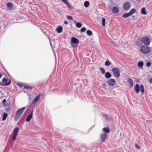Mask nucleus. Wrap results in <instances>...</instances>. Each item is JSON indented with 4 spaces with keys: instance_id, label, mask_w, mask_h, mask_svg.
I'll use <instances>...</instances> for the list:
<instances>
[{
    "instance_id": "obj_40",
    "label": "nucleus",
    "mask_w": 152,
    "mask_h": 152,
    "mask_svg": "<svg viewBox=\"0 0 152 152\" xmlns=\"http://www.w3.org/2000/svg\"><path fill=\"white\" fill-rule=\"evenodd\" d=\"M149 81L151 83H152V78L150 79Z\"/></svg>"
},
{
    "instance_id": "obj_37",
    "label": "nucleus",
    "mask_w": 152,
    "mask_h": 152,
    "mask_svg": "<svg viewBox=\"0 0 152 152\" xmlns=\"http://www.w3.org/2000/svg\"><path fill=\"white\" fill-rule=\"evenodd\" d=\"M104 117L106 120H108V117L107 115H104Z\"/></svg>"
},
{
    "instance_id": "obj_33",
    "label": "nucleus",
    "mask_w": 152,
    "mask_h": 152,
    "mask_svg": "<svg viewBox=\"0 0 152 152\" xmlns=\"http://www.w3.org/2000/svg\"><path fill=\"white\" fill-rule=\"evenodd\" d=\"M86 30V28L85 27H83L80 30V31L81 32H84Z\"/></svg>"
},
{
    "instance_id": "obj_21",
    "label": "nucleus",
    "mask_w": 152,
    "mask_h": 152,
    "mask_svg": "<svg viewBox=\"0 0 152 152\" xmlns=\"http://www.w3.org/2000/svg\"><path fill=\"white\" fill-rule=\"evenodd\" d=\"M84 5L86 7H88L89 5V2L88 1H85L84 3Z\"/></svg>"
},
{
    "instance_id": "obj_22",
    "label": "nucleus",
    "mask_w": 152,
    "mask_h": 152,
    "mask_svg": "<svg viewBox=\"0 0 152 152\" xmlns=\"http://www.w3.org/2000/svg\"><path fill=\"white\" fill-rule=\"evenodd\" d=\"M24 88L26 89H31L32 87L28 85H25L24 86Z\"/></svg>"
},
{
    "instance_id": "obj_23",
    "label": "nucleus",
    "mask_w": 152,
    "mask_h": 152,
    "mask_svg": "<svg viewBox=\"0 0 152 152\" xmlns=\"http://www.w3.org/2000/svg\"><path fill=\"white\" fill-rule=\"evenodd\" d=\"M135 12V10L134 8L132 9L129 12L130 15H132L133 13Z\"/></svg>"
},
{
    "instance_id": "obj_39",
    "label": "nucleus",
    "mask_w": 152,
    "mask_h": 152,
    "mask_svg": "<svg viewBox=\"0 0 152 152\" xmlns=\"http://www.w3.org/2000/svg\"><path fill=\"white\" fill-rule=\"evenodd\" d=\"M64 23L65 24H67L68 23V22L67 20H65L64 21Z\"/></svg>"
},
{
    "instance_id": "obj_28",
    "label": "nucleus",
    "mask_w": 152,
    "mask_h": 152,
    "mask_svg": "<svg viewBox=\"0 0 152 152\" xmlns=\"http://www.w3.org/2000/svg\"><path fill=\"white\" fill-rule=\"evenodd\" d=\"M7 116V114L6 113H4V114L3 116V118L2 120L3 121H4L6 119Z\"/></svg>"
},
{
    "instance_id": "obj_36",
    "label": "nucleus",
    "mask_w": 152,
    "mask_h": 152,
    "mask_svg": "<svg viewBox=\"0 0 152 152\" xmlns=\"http://www.w3.org/2000/svg\"><path fill=\"white\" fill-rule=\"evenodd\" d=\"M151 65V63L150 62H148L146 63V66L148 67H150Z\"/></svg>"
},
{
    "instance_id": "obj_26",
    "label": "nucleus",
    "mask_w": 152,
    "mask_h": 152,
    "mask_svg": "<svg viewBox=\"0 0 152 152\" xmlns=\"http://www.w3.org/2000/svg\"><path fill=\"white\" fill-rule=\"evenodd\" d=\"M131 16L130 14H129V13H125L122 16H123V18H127L129 16Z\"/></svg>"
},
{
    "instance_id": "obj_31",
    "label": "nucleus",
    "mask_w": 152,
    "mask_h": 152,
    "mask_svg": "<svg viewBox=\"0 0 152 152\" xmlns=\"http://www.w3.org/2000/svg\"><path fill=\"white\" fill-rule=\"evenodd\" d=\"M99 69H100L102 73V74H105V69L104 68H99Z\"/></svg>"
},
{
    "instance_id": "obj_3",
    "label": "nucleus",
    "mask_w": 152,
    "mask_h": 152,
    "mask_svg": "<svg viewBox=\"0 0 152 152\" xmlns=\"http://www.w3.org/2000/svg\"><path fill=\"white\" fill-rule=\"evenodd\" d=\"M151 48L150 47L143 46L140 48V51L141 53L144 54H147L150 52Z\"/></svg>"
},
{
    "instance_id": "obj_9",
    "label": "nucleus",
    "mask_w": 152,
    "mask_h": 152,
    "mask_svg": "<svg viewBox=\"0 0 152 152\" xmlns=\"http://www.w3.org/2000/svg\"><path fill=\"white\" fill-rule=\"evenodd\" d=\"M107 134L105 133H102L101 135L100 138L102 142H104L106 139Z\"/></svg>"
},
{
    "instance_id": "obj_14",
    "label": "nucleus",
    "mask_w": 152,
    "mask_h": 152,
    "mask_svg": "<svg viewBox=\"0 0 152 152\" xmlns=\"http://www.w3.org/2000/svg\"><path fill=\"white\" fill-rule=\"evenodd\" d=\"M127 82L130 84L131 87H132L133 86V80L130 78L127 79Z\"/></svg>"
},
{
    "instance_id": "obj_24",
    "label": "nucleus",
    "mask_w": 152,
    "mask_h": 152,
    "mask_svg": "<svg viewBox=\"0 0 152 152\" xmlns=\"http://www.w3.org/2000/svg\"><path fill=\"white\" fill-rule=\"evenodd\" d=\"M76 26L77 27L79 28H80L82 26V24L80 23L76 22Z\"/></svg>"
},
{
    "instance_id": "obj_46",
    "label": "nucleus",
    "mask_w": 152,
    "mask_h": 152,
    "mask_svg": "<svg viewBox=\"0 0 152 152\" xmlns=\"http://www.w3.org/2000/svg\"><path fill=\"white\" fill-rule=\"evenodd\" d=\"M50 44L51 45V41H50Z\"/></svg>"
},
{
    "instance_id": "obj_12",
    "label": "nucleus",
    "mask_w": 152,
    "mask_h": 152,
    "mask_svg": "<svg viewBox=\"0 0 152 152\" xmlns=\"http://www.w3.org/2000/svg\"><path fill=\"white\" fill-rule=\"evenodd\" d=\"M33 113V111L32 110L31 113L28 116L26 119V121L27 122L29 121L32 118Z\"/></svg>"
},
{
    "instance_id": "obj_45",
    "label": "nucleus",
    "mask_w": 152,
    "mask_h": 152,
    "mask_svg": "<svg viewBox=\"0 0 152 152\" xmlns=\"http://www.w3.org/2000/svg\"><path fill=\"white\" fill-rule=\"evenodd\" d=\"M2 76V75L1 74H0V78H1Z\"/></svg>"
},
{
    "instance_id": "obj_43",
    "label": "nucleus",
    "mask_w": 152,
    "mask_h": 152,
    "mask_svg": "<svg viewBox=\"0 0 152 152\" xmlns=\"http://www.w3.org/2000/svg\"><path fill=\"white\" fill-rule=\"evenodd\" d=\"M102 85L103 86H106V84H105V83H103V84H102Z\"/></svg>"
},
{
    "instance_id": "obj_41",
    "label": "nucleus",
    "mask_w": 152,
    "mask_h": 152,
    "mask_svg": "<svg viewBox=\"0 0 152 152\" xmlns=\"http://www.w3.org/2000/svg\"><path fill=\"white\" fill-rule=\"evenodd\" d=\"M6 101V99H4L3 100V103H4Z\"/></svg>"
},
{
    "instance_id": "obj_20",
    "label": "nucleus",
    "mask_w": 152,
    "mask_h": 152,
    "mask_svg": "<svg viewBox=\"0 0 152 152\" xmlns=\"http://www.w3.org/2000/svg\"><path fill=\"white\" fill-rule=\"evenodd\" d=\"M141 13L142 14L146 15L147 13L146 12L145 9V7H143L141 10Z\"/></svg>"
},
{
    "instance_id": "obj_6",
    "label": "nucleus",
    "mask_w": 152,
    "mask_h": 152,
    "mask_svg": "<svg viewBox=\"0 0 152 152\" xmlns=\"http://www.w3.org/2000/svg\"><path fill=\"white\" fill-rule=\"evenodd\" d=\"M114 75L116 77L120 76V71L119 69L117 68H113L112 69Z\"/></svg>"
},
{
    "instance_id": "obj_10",
    "label": "nucleus",
    "mask_w": 152,
    "mask_h": 152,
    "mask_svg": "<svg viewBox=\"0 0 152 152\" xmlns=\"http://www.w3.org/2000/svg\"><path fill=\"white\" fill-rule=\"evenodd\" d=\"M2 82L5 85H9L10 83V80H8L5 78L3 79Z\"/></svg>"
},
{
    "instance_id": "obj_19",
    "label": "nucleus",
    "mask_w": 152,
    "mask_h": 152,
    "mask_svg": "<svg viewBox=\"0 0 152 152\" xmlns=\"http://www.w3.org/2000/svg\"><path fill=\"white\" fill-rule=\"evenodd\" d=\"M62 27L61 26H59L56 29L58 33H61L62 31Z\"/></svg>"
},
{
    "instance_id": "obj_32",
    "label": "nucleus",
    "mask_w": 152,
    "mask_h": 152,
    "mask_svg": "<svg viewBox=\"0 0 152 152\" xmlns=\"http://www.w3.org/2000/svg\"><path fill=\"white\" fill-rule=\"evenodd\" d=\"M64 3L66 4L68 6L70 7L69 3L68 2L67 0H61Z\"/></svg>"
},
{
    "instance_id": "obj_42",
    "label": "nucleus",
    "mask_w": 152,
    "mask_h": 152,
    "mask_svg": "<svg viewBox=\"0 0 152 152\" xmlns=\"http://www.w3.org/2000/svg\"><path fill=\"white\" fill-rule=\"evenodd\" d=\"M10 109L9 108H7L6 109V110L7 111H8Z\"/></svg>"
},
{
    "instance_id": "obj_8",
    "label": "nucleus",
    "mask_w": 152,
    "mask_h": 152,
    "mask_svg": "<svg viewBox=\"0 0 152 152\" xmlns=\"http://www.w3.org/2000/svg\"><path fill=\"white\" fill-rule=\"evenodd\" d=\"M131 7V5L129 2H127L125 3L123 6L124 9L125 10H127L129 9Z\"/></svg>"
},
{
    "instance_id": "obj_1",
    "label": "nucleus",
    "mask_w": 152,
    "mask_h": 152,
    "mask_svg": "<svg viewBox=\"0 0 152 152\" xmlns=\"http://www.w3.org/2000/svg\"><path fill=\"white\" fill-rule=\"evenodd\" d=\"M25 109V107H23L18 109L17 111L15 116L14 118L15 121H17L21 116L22 113L23 112Z\"/></svg>"
},
{
    "instance_id": "obj_13",
    "label": "nucleus",
    "mask_w": 152,
    "mask_h": 152,
    "mask_svg": "<svg viewBox=\"0 0 152 152\" xmlns=\"http://www.w3.org/2000/svg\"><path fill=\"white\" fill-rule=\"evenodd\" d=\"M112 11L115 13H117L119 12V10L117 7H115L113 8Z\"/></svg>"
},
{
    "instance_id": "obj_17",
    "label": "nucleus",
    "mask_w": 152,
    "mask_h": 152,
    "mask_svg": "<svg viewBox=\"0 0 152 152\" xmlns=\"http://www.w3.org/2000/svg\"><path fill=\"white\" fill-rule=\"evenodd\" d=\"M111 75L109 72H107L105 73V76L107 79H109L111 77Z\"/></svg>"
},
{
    "instance_id": "obj_4",
    "label": "nucleus",
    "mask_w": 152,
    "mask_h": 152,
    "mask_svg": "<svg viewBox=\"0 0 152 152\" xmlns=\"http://www.w3.org/2000/svg\"><path fill=\"white\" fill-rule=\"evenodd\" d=\"M140 86L138 84H137L134 87V89L136 92L137 93L139 91ZM140 89L142 93H143L144 91V87L142 85H140Z\"/></svg>"
},
{
    "instance_id": "obj_35",
    "label": "nucleus",
    "mask_w": 152,
    "mask_h": 152,
    "mask_svg": "<svg viewBox=\"0 0 152 152\" xmlns=\"http://www.w3.org/2000/svg\"><path fill=\"white\" fill-rule=\"evenodd\" d=\"M135 146L136 148L138 149H140V147L139 146V145L137 144H135Z\"/></svg>"
},
{
    "instance_id": "obj_25",
    "label": "nucleus",
    "mask_w": 152,
    "mask_h": 152,
    "mask_svg": "<svg viewBox=\"0 0 152 152\" xmlns=\"http://www.w3.org/2000/svg\"><path fill=\"white\" fill-rule=\"evenodd\" d=\"M111 65V63L109 60H107L105 61V65L106 66H109Z\"/></svg>"
},
{
    "instance_id": "obj_34",
    "label": "nucleus",
    "mask_w": 152,
    "mask_h": 152,
    "mask_svg": "<svg viewBox=\"0 0 152 152\" xmlns=\"http://www.w3.org/2000/svg\"><path fill=\"white\" fill-rule=\"evenodd\" d=\"M67 19L69 20H72L73 19V18L70 16L67 15Z\"/></svg>"
},
{
    "instance_id": "obj_38",
    "label": "nucleus",
    "mask_w": 152,
    "mask_h": 152,
    "mask_svg": "<svg viewBox=\"0 0 152 152\" xmlns=\"http://www.w3.org/2000/svg\"><path fill=\"white\" fill-rule=\"evenodd\" d=\"M71 46L72 47L74 48L75 47V45L74 44V43H71Z\"/></svg>"
},
{
    "instance_id": "obj_11",
    "label": "nucleus",
    "mask_w": 152,
    "mask_h": 152,
    "mask_svg": "<svg viewBox=\"0 0 152 152\" xmlns=\"http://www.w3.org/2000/svg\"><path fill=\"white\" fill-rule=\"evenodd\" d=\"M78 42V40L75 37H72V38L71 43L77 44Z\"/></svg>"
},
{
    "instance_id": "obj_5",
    "label": "nucleus",
    "mask_w": 152,
    "mask_h": 152,
    "mask_svg": "<svg viewBox=\"0 0 152 152\" xmlns=\"http://www.w3.org/2000/svg\"><path fill=\"white\" fill-rule=\"evenodd\" d=\"M19 131V128L18 127H16L13 132V135L12 137V140L14 141L18 134Z\"/></svg>"
},
{
    "instance_id": "obj_2",
    "label": "nucleus",
    "mask_w": 152,
    "mask_h": 152,
    "mask_svg": "<svg viewBox=\"0 0 152 152\" xmlns=\"http://www.w3.org/2000/svg\"><path fill=\"white\" fill-rule=\"evenodd\" d=\"M141 41L142 43L146 46H148L150 44L151 39L148 37L144 36L142 37Z\"/></svg>"
},
{
    "instance_id": "obj_7",
    "label": "nucleus",
    "mask_w": 152,
    "mask_h": 152,
    "mask_svg": "<svg viewBox=\"0 0 152 152\" xmlns=\"http://www.w3.org/2000/svg\"><path fill=\"white\" fill-rule=\"evenodd\" d=\"M107 82L109 85L113 86L115 84L116 80L115 79L112 78L108 80Z\"/></svg>"
},
{
    "instance_id": "obj_18",
    "label": "nucleus",
    "mask_w": 152,
    "mask_h": 152,
    "mask_svg": "<svg viewBox=\"0 0 152 152\" xmlns=\"http://www.w3.org/2000/svg\"><path fill=\"white\" fill-rule=\"evenodd\" d=\"M40 96L39 95L37 96L33 100L32 102L33 104H35L39 99Z\"/></svg>"
},
{
    "instance_id": "obj_27",
    "label": "nucleus",
    "mask_w": 152,
    "mask_h": 152,
    "mask_svg": "<svg viewBox=\"0 0 152 152\" xmlns=\"http://www.w3.org/2000/svg\"><path fill=\"white\" fill-rule=\"evenodd\" d=\"M86 34L89 36H91L92 35V32L90 30H88L87 31Z\"/></svg>"
},
{
    "instance_id": "obj_44",
    "label": "nucleus",
    "mask_w": 152,
    "mask_h": 152,
    "mask_svg": "<svg viewBox=\"0 0 152 152\" xmlns=\"http://www.w3.org/2000/svg\"><path fill=\"white\" fill-rule=\"evenodd\" d=\"M18 85L20 86H22V84H20L19 83H18Z\"/></svg>"
},
{
    "instance_id": "obj_30",
    "label": "nucleus",
    "mask_w": 152,
    "mask_h": 152,
    "mask_svg": "<svg viewBox=\"0 0 152 152\" xmlns=\"http://www.w3.org/2000/svg\"><path fill=\"white\" fill-rule=\"evenodd\" d=\"M105 18H102V24L103 26H105Z\"/></svg>"
},
{
    "instance_id": "obj_15",
    "label": "nucleus",
    "mask_w": 152,
    "mask_h": 152,
    "mask_svg": "<svg viewBox=\"0 0 152 152\" xmlns=\"http://www.w3.org/2000/svg\"><path fill=\"white\" fill-rule=\"evenodd\" d=\"M102 131L103 132L105 133V134L107 133L110 132V129L108 127H104L102 129Z\"/></svg>"
},
{
    "instance_id": "obj_16",
    "label": "nucleus",
    "mask_w": 152,
    "mask_h": 152,
    "mask_svg": "<svg viewBox=\"0 0 152 152\" xmlns=\"http://www.w3.org/2000/svg\"><path fill=\"white\" fill-rule=\"evenodd\" d=\"M7 5L8 9L9 10H11L13 8V5L11 3H8L7 4Z\"/></svg>"
},
{
    "instance_id": "obj_29",
    "label": "nucleus",
    "mask_w": 152,
    "mask_h": 152,
    "mask_svg": "<svg viewBox=\"0 0 152 152\" xmlns=\"http://www.w3.org/2000/svg\"><path fill=\"white\" fill-rule=\"evenodd\" d=\"M137 65L139 67H142L143 65V63L142 61L139 62L138 63Z\"/></svg>"
}]
</instances>
